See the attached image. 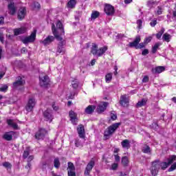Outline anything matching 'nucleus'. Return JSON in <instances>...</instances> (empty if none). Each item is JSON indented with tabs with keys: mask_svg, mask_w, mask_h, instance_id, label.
Instances as JSON below:
<instances>
[{
	"mask_svg": "<svg viewBox=\"0 0 176 176\" xmlns=\"http://www.w3.org/2000/svg\"><path fill=\"white\" fill-rule=\"evenodd\" d=\"M121 162L123 164V166H127V164H129V157L126 156L123 157L122 158Z\"/></svg>",
	"mask_w": 176,
	"mask_h": 176,
	"instance_id": "nucleus-38",
	"label": "nucleus"
},
{
	"mask_svg": "<svg viewBox=\"0 0 176 176\" xmlns=\"http://www.w3.org/2000/svg\"><path fill=\"white\" fill-rule=\"evenodd\" d=\"M151 41H152V37L151 36L147 37V38H146L144 43H149V42H151Z\"/></svg>",
	"mask_w": 176,
	"mask_h": 176,
	"instance_id": "nucleus-57",
	"label": "nucleus"
},
{
	"mask_svg": "<svg viewBox=\"0 0 176 176\" xmlns=\"http://www.w3.org/2000/svg\"><path fill=\"white\" fill-rule=\"evenodd\" d=\"M107 50H108L107 46H104L103 47L98 49V45H97L96 43H93L91 49V53H92L94 56L101 57V56H102V54H104Z\"/></svg>",
	"mask_w": 176,
	"mask_h": 176,
	"instance_id": "nucleus-2",
	"label": "nucleus"
},
{
	"mask_svg": "<svg viewBox=\"0 0 176 176\" xmlns=\"http://www.w3.org/2000/svg\"><path fill=\"white\" fill-rule=\"evenodd\" d=\"M176 170V162L171 165V166L168 168V171L171 172Z\"/></svg>",
	"mask_w": 176,
	"mask_h": 176,
	"instance_id": "nucleus-47",
	"label": "nucleus"
},
{
	"mask_svg": "<svg viewBox=\"0 0 176 176\" xmlns=\"http://www.w3.org/2000/svg\"><path fill=\"white\" fill-rule=\"evenodd\" d=\"M67 171H75V166L72 162H68Z\"/></svg>",
	"mask_w": 176,
	"mask_h": 176,
	"instance_id": "nucleus-37",
	"label": "nucleus"
},
{
	"mask_svg": "<svg viewBox=\"0 0 176 176\" xmlns=\"http://www.w3.org/2000/svg\"><path fill=\"white\" fill-rule=\"evenodd\" d=\"M107 107H108V102H100L97 107L98 113H102L107 109Z\"/></svg>",
	"mask_w": 176,
	"mask_h": 176,
	"instance_id": "nucleus-13",
	"label": "nucleus"
},
{
	"mask_svg": "<svg viewBox=\"0 0 176 176\" xmlns=\"http://www.w3.org/2000/svg\"><path fill=\"white\" fill-rule=\"evenodd\" d=\"M3 24H5V18L0 16V25H3Z\"/></svg>",
	"mask_w": 176,
	"mask_h": 176,
	"instance_id": "nucleus-54",
	"label": "nucleus"
},
{
	"mask_svg": "<svg viewBox=\"0 0 176 176\" xmlns=\"http://www.w3.org/2000/svg\"><path fill=\"white\" fill-rule=\"evenodd\" d=\"M8 91V86L6 85L0 87V91L6 92Z\"/></svg>",
	"mask_w": 176,
	"mask_h": 176,
	"instance_id": "nucleus-46",
	"label": "nucleus"
},
{
	"mask_svg": "<svg viewBox=\"0 0 176 176\" xmlns=\"http://www.w3.org/2000/svg\"><path fill=\"white\" fill-rule=\"evenodd\" d=\"M69 116L72 123H73V124H76V122H78V118H76V113L74 112L73 111H70Z\"/></svg>",
	"mask_w": 176,
	"mask_h": 176,
	"instance_id": "nucleus-20",
	"label": "nucleus"
},
{
	"mask_svg": "<svg viewBox=\"0 0 176 176\" xmlns=\"http://www.w3.org/2000/svg\"><path fill=\"white\" fill-rule=\"evenodd\" d=\"M8 10H9L10 14H11L12 16L16 14V6H14V3L10 2L8 4Z\"/></svg>",
	"mask_w": 176,
	"mask_h": 176,
	"instance_id": "nucleus-18",
	"label": "nucleus"
},
{
	"mask_svg": "<svg viewBox=\"0 0 176 176\" xmlns=\"http://www.w3.org/2000/svg\"><path fill=\"white\" fill-rule=\"evenodd\" d=\"M111 118L113 120H116L118 119V116L116 114H111Z\"/></svg>",
	"mask_w": 176,
	"mask_h": 176,
	"instance_id": "nucleus-61",
	"label": "nucleus"
},
{
	"mask_svg": "<svg viewBox=\"0 0 176 176\" xmlns=\"http://www.w3.org/2000/svg\"><path fill=\"white\" fill-rule=\"evenodd\" d=\"M146 102H148V99L143 98L142 99V100L139 101L137 103L136 107H138V108H141V107H144V105H146Z\"/></svg>",
	"mask_w": 176,
	"mask_h": 176,
	"instance_id": "nucleus-28",
	"label": "nucleus"
},
{
	"mask_svg": "<svg viewBox=\"0 0 176 176\" xmlns=\"http://www.w3.org/2000/svg\"><path fill=\"white\" fill-rule=\"evenodd\" d=\"M7 123L8 126L10 127H12L14 130H18L19 129V125H17V123L14 122L13 120H7Z\"/></svg>",
	"mask_w": 176,
	"mask_h": 176,
	"instance_id": "nucleus-24",
	"label": "nucleus"
},
{
	"mask_svg": "<svg viewBox=\"0 0 176 176\" xmlns=\"http://www.w3.org/2000/svg\"><path fill=\"white\" fill-rule=\"evenodd\" d=\"M176 160V156L175 155H172L168 159V164L170 166V164H173L174 162Z\"/></svg>",
	"mask_w": 176,
	"mask_h": 176,
	"instance_id": "nucleus-36",
	"label": "nucleus"
},
{
	"mask_svg": "<svg viewBox=\"0 0 176 176\" xmlns=\"http://www.w3.org/2000/svg\"><path fill=\"white\" fill-rule=\"evenodd\" d=\"M116 162H120V157L117 154L114 155Z\"/></svg>",
	"mask_w": 176,
	"mask_h": 176,
	"instance_id": "nucleus-59",
	"label": "nucleus"
},
{
	"mask_svg": "<svg viewBox=\"0 0 176 176\" xmlns=\"http://www.w3.org/2000/svg\"><path fill=\"white\" fill-rule=\"evenodd\" d=\"M118 167H119V165L117 163H113L111 164V170H118Z\"/></svg>",
	"mask_w": 176,
	"mask_h": 176,
	"instance_id": "nucleus-48",
	"label": "nucleus"
},
{
	"mask_svg": "<svg viewBox=\"0 0 176 176\" xmlns=\"http://www.w3.org/2000/svg\"><path fill=\"white\" fill-rule=\"evenodd\" d=\"M149 80V77H148V76H145L143 79H142V82L144 83H146V82H148Z\"/></svg>",
	"mask_w": 176,
	"mask_h": 176,
	"instance_id": "nucleus-56",
	"label": "nucleus"
},
{
	"mask_svg": "<svg viewBox=\"0 0 176 176\" xmlns=\"http://www.w3.org/2000/svg\"><path fill=\"white\" fill-rule=\"evenodd\" d=\"M119 126H120V122L113 124L112 125L109 126L105 131L104 137L106 138V140H108L116 130L119 128Z\"/></svg>",
	"mask_w": 176,
	"mask_h": 176,
	"instance_id": "nucleus-3",
	"label": "nucleus"
},
{
	"mask_svg": "<svg viewBox=\"0 0 176 176\" xmlns=\"http://www.w3.org/2000/svg\"><path fill=\"white\" fill-rule=\"evenodd\" d=\"M54 39H55L54 36H48L45 39H44L43 41H41V43H43L44 46H47V45H50L52 42H54Z\"/></svg>",
	"mask_w": 176,
	"mask_h": 176,
	"instance_id": "nucleus-16",
	"label": "nucleus"
},
{
	"mask_svg": "<svg viewBox=\"0 0 176 176\" xmlns=\"http://www.w3.org/2000/svg\"><path fill=\"white\" fill-rule=\"evenodd\" d=\"M137 24L138 25V28L140 30V28H142V21L141 19H139L137 21Z\"/></svg>",
	"mask_w": 176,
	"mask_h": 176,
	"instance_id": "nucleus-51",
	"label": "nucleus"
},
{
	"mask_svg": "<svg viewBox=\"0 0 176 176\" xmlns=\"http://www.w3.org/2000/svg\"><path fill=\"white\" fill-rule=\"evenodd\" d=\"M40 78V85L41 87H47L49 86V83L50 80L49 79V76L44 75L43 73H41L39 76Z\"/></svg>",
	"mask_w": 176,
	"mask_h": 176,
	"instance_id": "nucleus-6",
	"label": "nucleus"
},
{
	"mask_svg": "<svg viewBox=\"0 0 176 176\" xmlns=\"http://www.w3.org/2000/svg\"><path fill=\"white\" fill-rule=\"evenodd\" d=\"M30 155V148H27L23 153V159H27Z\"/></svg>",
	"mask_w": 176,
	"mask_h": 176,
	"instance_id": "nucleus-43",
	"label": "nucleus"
},
{
	"mask_svg": "<svg viewBox=\"0 0 176 176\" xmlns=\"http://www.w3.org/2000/svg\"><path fill=\"white\" fill-rule=\"evenodd\" d=\"M59 43L58 44V48L56 50V53H58V54H64V53H65V50L64 49V45H65V41L62 40L59 41Z\"/></svg>",
	"mask_w": 176,
	"mask_h": 176,
	"instance_id": "nucleus-10",
	"label": "nucleus"
},
{
	"mask_svg": "<svg viewBox=\"0 0 176 176\" xmlns=\"http://www.w3.org/2000/svg\"><path fill=\"white\" fill-rule=\"evenodd\" d=\"M68 176H76V173H75V170L71 171L68 170Z\"/></svg>",
	"mask_w": 176,
	"mask_h": 176,
	"instance_id": "nucleus-52",
	"label": "nucleus"
},
{
	"mask_svg": "<svg viewBox=\"0 0 176 176\" xmlns=\"http://www.w3.org/2000/svg\"><path fill=\"white\" fill-rule=\"evenodd\" d=\"M32 8L35 10H39V9H41V4L38 2H34L32 5Z\"/></svg>",
	"mask_w": 176,
	"mask_h": 176,
	"instance_id": "nucleus-35",
	"label": "nucleus"
},
{
	"mask_svg": "<svg viewBox=\"0 0 176 176\" xmlns=\"http://www.w3.org/2000/svg\"><path fill=\"white\" fill-rule=\"evenodd\" d=\"M21 52L22 54H25V53H28V50H27V48L25 47H23L21 50Z\"/></svg>",
	"mask_w": 176,
	"mask_h": 176,
	"instance_id": "nucleus-58",
	"label": "nucleus"
},
{
	"mask_svg": "<svg viewBox=\"0 0 176 176\" xmlns=\"http://www.w3.org/2000/svg\"><path fill=\"white\" fill-rule=\"evenodd\" d=\"M100 17V12L98 11H92L91 15V20H96V19Z\"/></svg>",
	"mask_w": 176,
	"mask_h": 176,
	"instance_id": "nucleus-30",
	"label": "nucleus"
},
{
	"mask_svg": "<svg viewBox=\"0 0 176 176\" xmlns=\"http://www.w3.org/2000/svg\"><path fill=\"white\" fill-rule=\"evenodd\" d=\"M164 34V28H162L161 30L156 34V38L157 39H160L162 38V35Z\"/></svg>",
	"mask_w": 176,
	"mask_h": 176,
	"instance_id": "nucleus-41",
	"label": "nucleus"
},
{
	"mask_svg": "<svg viewBox=\"0 0 176 176\" xmlns=\"http://www.w3.org/2000/svg\"><path fill=\"white\" fill-rule=\"evenodd\" d=\"M164 71H166V68L163 66H158L155 69H152L153 74H162Z\"/></svg>",
	"mask_w": 176,
	"mask_h": 176,
	"instance_id": "nucleus-22",
	"label": "nucleus"
},
{
	"mask_svg": "<svg viewBox=\"0 0 176 176\" xmlns=\"http://www.w3.org/2000/svg\"><path fill=\"white\" fill-rule=\"evenodd\" d=\"M52 108L54 111H58V107L55 106L54 103L52 104Z\"/></svg>",
	"mask_w": 176,
	"mask_h": 176,
	"instance_id": "nucleus-62",
	"label": "nucleus"
},
{
	"mask_svg": "<svg viewBox=\"0 0 176 176\" xmlns=\"http://www.w3.org/2000/svg\"><path fill=\"white\" fill-rule=\"evenodd\" d=\"M160 168V160H157L153 161L151 164V174L153 176L157 175L159 173V169Z\"/></svg>",
	"mask_w": 176,
	"mask_h": 176,
	"instance_id": "nucleus-5",
	"label": "nucleus"
},
{
	"mask_svg": "<svg viewBox=\"0 0 176 176\" xmlns=\"http://www.w3.org/2000/svg\"><path fill=\"white\" fill-rule=\"evenodd\" d=\"M3 140L6 141H12L13 140V132H7L3 135Z\"/></svg>",
	"mask_w": 176,
	"mask_h": 176,
	"instance_id": "nucleus-25",
	"label": "nucleus"
},
{
	"mask_svg": "<svg viewBox=\"0 0 176 176\" xmlns=\"http://www.w3.org/2000/svg\"><path fill=\"white\" fill-rule=\"evenodd\" d=\"M143 153L151 154L152 153V149L148 145H144L142 148Z\"/></svg>",
	"mask_w": 176,
	"mask_h": 176,
	"instance_id": "nucleus-29",
	"label": "nucleus"
},
{
	"mask_svg": "<svg viewBox=\"0 0 176 176\" xmlns=\"http://www.w3.org/2000/svg\"><path fill=\"white\" fill-rule=\"evenodd\" d=\"M35 99L30 98L26 106L25 109L28 112H32V109H34V107H35Z\"/></svg>",
	"mask_w": 176,
	"mask_h": 176,
	"instance_id": "nucleus-9",
	"label": "nucleus"
},
{
	"mask_svg": "<svg viewBox=\"0 0 176 176\" xmlns=\"http://www.w3.org/2000/svg\"><path fill=\"white\" fill-rule=\"evenodd\" d=\"M156 24H157V20H156V19L153 20L150 23V25H151L152 27H155V25H156Z\"/></svg>",
	"mask_w": 176,
	"mask_h": 176,
	"instance_id": "nucleus-53",
	"label": "nucleus"
},
{
	"mask_svg": "<svg viewBox=\"0 0 176 176\" xmlns=\"http://www.w3.org/2000/svg\"><path fill=\"white\" fill-rule=\"evenodd\" d=\"M105 80L107 83H109L112 80V73H108L105 76Z\"/></svg>",
	"mask_w": 176,
	"mask_h": 176,
	"instance_id": "nucleus-34",
	"label": "nucleus"
},
{
	"mask_svg": "<svg viewBox=\"0 0 176 176\" xmlns=\"http://www.w3.org/2000/svg\"><path fill=\"white\" fill-rule=\"evenodd\" d=\"M47 134V131H46L45 129H41L35 134V138L36 140H42L45 138V135H46Z\"/></svg>",
	"mask_w": 176,
	"mask_h": 176,
	"instance_id": "nucleus-8",
	"label": "nucleus"
},
{
	"mask_svg": "<svg viewBox=\"0 0 176 176\" xmlns=\"http://www.w3.org/2000/svg\"><path fill=\"white\" fill-rule=\"evenodd\" d=\"M56 28L54 24H52V33L54 35L57 41H63L61 35H64V28H63V23L58 21L56 23Z\"/></svg>",
	"mask_w": 176,
	"mask_h": 176,
	"instance_id": "nucleus-1",
	"label": "nucleus"
},
{
	"mask_svg": "<svg viewBox=\"0 0 176 176\" xmlns=\"http://www.w3.org/2000/svg\"><path fill=\"white\" fill-rule=\"evenodd\" d=\"M26 32L27 28L25 27H21L14 30V35H15V36H17L18 35H21L23 34H25Z\"/></svg>",
	"mask_w": 176,
	"mask_h": 176,
	"instance_id": "nucleus-15",
	"label": "nucleus"
},
{
	"mask_svg": "<svg viewBox=\"0 0 176 176\" xmlns=\"http://www.w3.org/2000/svg\"><path fill=\"white\" fill-rule=\"evenodd\" d=\"M75 145L77 148H82V146H83V143L80 142V140H76Z\"/></svg>",
	"mask_w": 176,
	"mask_h": 176,
	"instance_id": "nucleus-42",
	"label": "nucleus"
},
{
	"mask_svg": "<svg viewBox=\"0 0 176 176\" xmlns=\"http://www.w3.org/2000/svg\"><path fill=\"white\" fill-rule=\"evenodd\" d=\"M5 76V72H0V79H2Z\"/></svg>",
	"mask_w": 176,
	"mask_h": 176,
	"instance_id": "nucleus-64",
	"label": "nucleus"
},
{
	"mask_svg": "<svg viewBox=\"0 0 176 176\" xmlns=\"http://www.w3.org/2000/svg\"><path fill=\"white\" fill-rule=\"evenodd\" d=\"M60 166H61V164L60 163V160L58 158H55L54 160V166L55 168H60Z\"/></svg>",
	"mask_w": 176,
	"mask_h": 176,
	"instance_id": "nucleus-33",
	"label": "nucleus"
},
{
	"mask_svg": "<svg viewBox=\"0 0 176 176\" xmlns=\"http://www.w3.org/2000/svg\"><path fill=\"white\" fill-rule=\"evenodd\" d=\"M168 166V162H160V167H161L162 170H166Z\"/></svg>",
	"mask_w": 176,
	"mask_h": 176,
	"instance_id": "nucleus-40",
	"label": "nucleus"
},
{
	"mask_svg": "<svg viewBox=\"0 0 176 176\" xmlns=\"http://www.w3.org/2000/svg\"><path fill=\"white\" fill-rule=\"evenodd\" d=\"M96 165V162H94V160L92 159L91 161L87 164L85 170V175H90V172L91 170H93V167Z\"/></svg>",
	"mask_w": 176,
	"mask_h": 176,
	"instance_id": "nucleus-7",
	"label": "nucleus"
},
{
	"mask_svg": "<svg viewBox=\"0 0 176 176\" xmlns=\"http://www.w3.org/2000/svg\"><path fill=\"white\" fill-rule=\"evenodd\" d=\"M159 46H160V43H157L155 44V45L152 48V53L155 54L156 52H157V49H159Z\"/></svg>",
	"mask_w": 176,
	"mask_h": 176,
	"instance_id": "nucleus-39",
	"label": "nucleus"
},
{
	"mask_svg": "<svg viewBox=\"0 0 176 176\" xmlns=\"http://www.w3.org/2000/svg\"><path fill=\"white\" fill-rule=\"evenodd\" d=\"M153 5H156V1H155L153 0H150V1H147V6H148V8H152V6H153Z\"/></svg>",
	"mask_w": 176,
	"mask_h": 176,
	"instance_id": "nucleus-44",
	"label": "nucleus"
},
{
	"mask_svg": "<svg viewBox=\"0 0 176 176\" xmlns=\"http://www.w3.org/2000/svg\"><path fill=\"white\" fill-rule=\"evenodd\" d=\"M32 160H34V156L33 155H30L28 158V162H32Z\"/></svg>",
	"mask_w": 176,
	"mask_h": 176,
	"instance_id": "nucleus-63",
	"label": "nucleus"
},
{
	"mask_svg": "<svg viewBox=\"0 0 176 176\" xmlns=\"http://www.w3.org/2000/svg\"><path fill=\"white\" fill-rule=\"evenodd\" d=\"M27 14V8L25 7H21L18 12V19L19 20H23L25 19Z\"/></svg>",
	"mask_w": 176,
	"mask_h": 176,
	"instance_id": "nucleus-14",
	"label": "nucleus"
},
{
	"mask_svg": "<svg viewBox=\"0 0 176 176\" xmlns=\"http://www.w3.org/2000/svg\"><path fill=\"white\" fill-rule=\"evenodd\" d=\"M76 5V0H70L67 3V8H69L70 9H74Z\"/></svg>",
	"mask_w": 176,
	"mask_h": 176,
	"instance_id": "nucleus-31",
	"label": "nucleus"
},
{
	"mask_svg": "<svg viewBox=\"0 0 176 176\" xmlns=\"http://www.w3.org/2000/svg\"><path fill=\"white\" fill-rule=\"evenodd\" d=\"M148 53H149V51L146 49H145L144 50L142 51V56H146V54H148Z\"/></svg>",
	"mask_w": 176,
	"mask_h": 176,
	"instance_id": "nucleus-60",
	"label": "nucleus"
},
{
	"mask_svg": "<svg viewBox=\"0 0 176 176\" xmlns=\"http://www.w3.org/2000/svg\"><path fill=\"white\" fill-rule=\"evenodd\" d=\"M3 166L6 168H12V164L8 162L3 163Z\"/></svg>",
	"mask_w": 176,
	"mask_h": 176,
	"instance_id": "nucleus-45",
	"label": "nucleus"
},
{
	"mask_svg": "<svg viewBox=\"0 0 176 176\" xmlns=\"http://www.w3.org/2000/svg\"><path fill=\"white\" fill-rule=\"evenodd\" d=\"M146 43H141L136 47V49H142V47H145Z\"/></svg>",
	"mask_w": 176,
	"mask_h": 176,
	"instance_id": "nucleus-50",
	"label": "nucleus"
},
{
	"mask_svg": "<svg viewBox=\"0 0 176 176\" xmlns=\"http://www.w3.org/2000/svg\"><path fill=\"white\" fill-rule=\"evenodd\" d=\"M77 130L80 138H85V126L83 125H79Z\"/></svg>",
	"mask_w": 176,
	"mask_h": 176,
	"instance_id": "nucleus-23",
	"label": "nucleus"
},
{
	"mask_svg": "<svg viewBox=\"0 0 176 176\" xmlns=\"http://www.w3.org/2000/svg\"><path fill=\"white\" fill-rule=\"evenodd\" d=\"M25 83V81L23 80L21 77H18L16 80L13 83L14 87H19V86H23Z\"/></svg>",
	"mask_w": 176,
	"mask_h": 176,
	"instance_id": "nucleus-19",
	"label": "nucleus"
},
{
	"mask_svg": "<svg viewBox=\"0 0 176 176\" xmlns=\"http://www.w3.org/2000/svg\"><path fill=\"white\" fill-rule=\"evenodd\" d=\"M96 109V106L94 105H89L85 110V113L87 115H91L93 112H94Z\"/></svg>",
	"mask_w": 176,
	"mask_h": 176,
	"instance_id": "nucleus-26",
	"label": "nucleus"
},
{
	"mask_svg": "<svg viewBox=\"0 0 176 176\" xmlns=\"http://www.w3.org/2000/svg\"><path fill=\"white\" fill-rule=\"evenodd\" d=\"M162 39L165 42H170V41L171 40V36L168 33H165L162 36Z\"/></svg>",
	"mask_w": 176,
	"mask_h": 176,
	"instance_id": "nucleus-32",
	"label": "nucleus"
},
{
	"mask_svg": "<svg viewBox=\"0 0 176 176\" xmlns=\"http://www.w3.org/2000/svg\"><path fill=\"white\" fill-rule=\"evenodd\" d=\"M130 99L127 97V95H122L120 97V104L122 107H129V102Z\"/></svg>",
	"mask_w": 176,
	"mask_h": 176,
	"instance_id": "nucleus-11",
	"label": "nucleus"
},
{
	"mask_svg": "<svg viewBox=\"0 0 176 176\" xmlns=\"http://www.w3.org/2000/svg\"><path fill=\"white\" fill-rule=\"evenodd\" d=\"M104 12L107 16H113V13H115V8L110 4H107L104 6Z\"/></svg>",
	"mask_w": 176,
	"mask_h": 176,
	"instance_id": "nucleus-12",
	"label": "nucleus"
},
{
	"mask_svg": "<svg viewBox=\"0 0 176 176\" xmlns=\"http://www.w3.org/2000/svg\"><path fill=\"white\" fill-rule=\"evenodd\" d=\"M36 39V30H34L29 36H26L23 39H22L21 42H23L24 45H27L28 43H34Z\"/></svg>",
	"mask_w": 176,
	"mask_h": 176,
	"instance_id": "nucleus-4",
	"label": "nucleus"
},
{
	"mask_svg": "<svg viewBox=\"0 0 176 176\" xmlns=\"http://www.w3.org/2000/svg\"><path fill=\"white\" fill-rule=\"evenodd\" d=\"M157 14L160 15L163 13V8L160 6L157 7Z\"/></svg>",
	"mask_w": 176,
	"mask_h": 176,
	"instance_id": "nucleus-49",
	"label": "nucleus"
},
{
	"mask_svg": "<svg viewBox=\"0 0 176 176\" xmlns=\"http://www.w3.org/2000/svg\"><path fill=\"white\" fill-rule=\"evenodd\" d=\"M43 116L46 119V120H50V122H52V120H53V116H52V110L49 109L44 111Z\"/></svg>",
	"mask_w": 176,
	"mask_h": 176,
	"instance_id": "nucleus-17",
	"label": "nucleus"
},
{
	"mask_svg": "<svg viewBox=\"0 0 176 176\" xmlns=\"http://www.w3.org/2000/svg\"><path fill=\"white\" fill-rule=\"evenodd\" d=\"M78 86H79V82L78 81H76V82L72 83V87H74V89H78Z\"/></svg>",
	"mask_w": 176,
	"mask_h": 176,
	"instance_id": "nucleus-55",
	"label": "nucleus"
},
{
	"mask_svg": "<svg viewBox=\"0 0 176 176\" xmlns=\"http://www.w3.org/2000/svg\"><path fill=\"white\" fill-rule=\"evenodd\" d=\"M141 42V36H138L135 37V40L133 42L129 43L130 47H136L138 46V43Z\"/></svg>",
	"mask_w": 176,
	"mask_h": 176,
	"instance_id": "nucleus-21",
	"label": "nucleus"
},
{
	"mask_svg": "<svg viewBox=\"0 0 176 176\" xmlns=\"http://www.w3.org/2000/svg\"><path fill=\"white\" fill-rule=\"evenodd\" d=\"M121 145L124 149H129L131 145H130V140H124L121 142Z\"/></svg>",
	"mask_w": 176,
	"mask_h": 176,
	"instance_id": "nucleus-27",
	"label": "nucleus"
}]
</instances>
